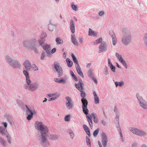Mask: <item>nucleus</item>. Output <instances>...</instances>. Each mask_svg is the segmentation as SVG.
I'll use <instances>...</instances> for the list:
<instances>
[{
  "label": "nucleus",
  "mask_w": 147,
  "mask_h": 147,
  "mask_svg": "<svg viewBox=\"0 0 147 147\" xmlns=\"http://www.w3.org/2000/svg\"><path fill=\"white\" fill-rule=\"evenodd\" d=\"M35 129L40 131L37 137L41 146L43 147H48L50 143L48 139L47 133L49 132L48 127L41 121H36L34 124Z\"/></svg>",
  "instance_id": "nucleus-1"
},
{
  "label": "nucleus",
  "mask_w": 147,
  "mask_h": 147,
  "mask_svg": "<svg viewBox=\"0 0 147 147\" xmlns=\"http://www.w3.org/2000/svg\"><path fill=\"white\" fill-rule=\"evenodd\" d=\"M28 71L24 70L23 74L25 77L26 84L24 85V89L31 91H34L37 89L39 87V84L37 82H32L30 80Z\"/></svg>",
  "instance_id": "nucleus-2"
},
{
  "label": "nucleus",
  "mask_w": 147,
  "mask_h": 147,
  "mask_svg": "<svg viewBox=\"0 0 147 147\" xmlns=\"http://www.w3.org/2000/svg\"><path fill=\"white\" fill-rule=\"evenodd\" d=\"M122 37L121 42L122 44L125 46L129 45L131 42V36L130 30L126 28H124L122 30Z\"/></svg>",
  "instance_id": "nucleus-3"
},
{
  "label": "nucleus",
  "mask_w": 147,
  "mask_h": 147,
  "mask_svg": "<svg viewBox=\"0 0 147 147\" xmlns=\"http://www.w3.org/2000/svg\"><path fill=\"white\" fill-rule=\"evenodd\" d=\"M1 125L0 126V133L2 136H5L7 139V141L9 144H11L12 142V138L10 135L8 133L6 128L8 123L5 122L1 123Z\"/></svg>",
  "instance_id": "nucleus-4"
},
{
  "label": "nucleus",
  "mask_w": 147,
  "mask_h": 147,
  "mask_svg": "<svg viewBox=\"0 0 147 147\" xmlns=\"http://www.w3.org/2000/svg\"><path fill=\"white\" fill-rule=\"evenodd\" d=\"M5 58L6 62L12 67L16 69H20L21 68V64L20 61H15L10 56L6 55Z\"/></svg>",
  "instance_id": "nucleus-5"
},
{
  "label": "nucleus",
  "mask_w": 147,
  "mask_h": 147,
  "mask_svg": "<svg viewBox=\"0 0 147 147\" xmlns=\"http://www.w3.org/2000/svg\"><path fill=\"white\" fill-rule=\"evenodd\" d=\"M136 96L138 99L139 105L142 108L147 109V101L143 99V97L140 95L139 93H137Z\"/></svg>",
  "instance_id": "nucleus-6"
},
{
  "label": "nucleus",
  "mask_w": 147,
  "mask_h": 147,
  "mask_svg": "<svg viewBox=\"0 0 147 147\" xmlns=\"http://www.w3.org/2000/svg\"><path fill=\"white\" fill-rule=\"evenodd\" d=\"M129 130L133 134L138 136L142 137L146 135V133L144 131L137 128L130 127Z\"/></svg>",
  "instance_id": "nucleus-7"
},
{
  "label": "nucleus",
  "mask_w": 147,
  "mask_h": 147,
  "mask_svg": "<svg viewBox=\"0 0 147 147\" xmlns=\"http://www.w3.org/2000/svg\"><path fill=\"white\" fill-rule=\"evenodd\" d=\"M23 44V46L27 49L33 50L36 53H38L36 47L35 45H30V43L28 41H24Z\"/></svg>",
  "instance_id": "nucleus-8"
},
{
  "label": "nucleus",
  "mask_w": 147,
  "mask_h": 147,
  "mask_svg": "<svg viewBox=\"0 0 147 147\" xmlns=\"http://www.w3.org/2000/svg\"><path fill=\"white\" fill-rule=\"evenodd\" d=\"M25 107L26 108V113L28 115L27 119L28 120H30L32 118L33 114H36V113L34 110H31L30 109L28 108L26 105Z\"/></svg>",
  "instance_id": "nucleus-9"
},
{
  "label": "nucleus",
  "mask_w": 147,
  "mask_h": 147,
  "mask_svg": "<svg viewBox=\"0 0 147 147\" xmlns=\"http://www.w3.org/2000/svg\"><path fill=\"white\" fill-rule=\"evenodd\" d=\"M66 100L65 105L67 108L68 109H71L73 106L71 98L69 96H67L65 97Z\"/></svg>",
  "instance_id": "nucleus-10"
},
{
  "label": "nucleus",
  "mask_w": 147,
  "mask_h": 147,
  "mask_svg": "<svg viewBox=\"0 0 147 147\" xmlns=\"http://www.w3.org/2000/svg\"><path fill=\"white\" fill-rule=\"evenodd\" d=\"M115 55L119 61L123 65L125 68L127 69V65L123 59L122 56L117 53H115Z\"/></svg>",
  "instance_id": "nucleus-11"
},
{
  "label": "nucleus",
  "mask_w": 147,
  "mask_h": 147,
  "mask_svg": "<svg viewBox=\"0 0 147 147\" xmlns=\"http://www.w3.org/2000/svg\"><path fill=\"white\" fill-rule=\"evenodd\" d=\"M23 65L25 70L29 71H31V67L32 64L29 60H25L23 63Z\"/></svg>",
  "instance_id": "nucleus-12"
},
{
  "label": "nucleus",
  "mask_w": 147,
  "mask_h": 147,
  "mask_svg": "<svg viewBox=\"0 0 147 147\" xmlns=\"http://www.w3.org/2000/svg\"><path fill=\"white\" fill-rule=\"evenodd\" d=\"M46 33L45 32H42L40 35L39 39L38 40L39 46H41L45 41V38L47 37Z\"/></svg>",
  "instance_id": "nucleus-13"
},
{
  "label": "nucleus",
  "mask_w": 147,
  "mask_h": 147,
  "mask_svg": "<svg viewBox=\"0 0 147 147\" xmlns=\"http://www.w3.org/2000/svg\"><path fill=\"white\" fill-rule=\"evenodd\" d=\"M107 45L105 42H102L99 46V53L104 52L107 50Z\"/></svg>",
  "instance_id": "nucleus-14"
},
{
  "label": "nucleus",
  "mask_w": 147,
  "mask_h": 147,
  "mask_svg": "<svg viewBox=\"0 0 147 147\" xmlns=\"http://www.w3.org/2000/svg\"><path fill=\"white\" fill-rule=\"evenodd\" d=\"M82 106L83 112L86 115H87L88 113V110L87 108L88 102L82 103Z\"/></svg>",
  "instance_id": "nucleus-15"
},
{
  "label": "nucleus",
  "mask_w": 147,
  "mask_h": 147,
  "mask_svg": "<svg viewBox=\"0 0 147 147\" xmlns=\"http://www.w3.org/2000/svg\"><path fill=\"white\" fill-rule=\"evenodd\" d=\"M49 97H52V98H55V100L58 99L60 96V94L58 92H55L53 93L49 94H47Z\"/></svg>",
  "instance_id": "nucleus-16"
},
{
  "label": "nucleus",
  "mask_w": 147,
  "mask_h": 147,
  "mask_svg": "<svg viewBox=\"0 0 147 147\" xmlns=\"http://www.w3.org/2000/svg\"><path fill=\"white\" fill-rule=\"evenodd\" d=\"M70 29L72 34H74L75 32V23L72 20H71L70 22Z\"/></svg>",
  "instance_id": "nucleus-17"
},
{
  "label": "nucleus",
  "mask_w": 147,
  "mask_h": 147,
  "mask_svg": "<svg viewBox=\"0 0 147 147\" xmlns=\"http://www.w3.org/2000/svg\"><path fill=\"white\" fill-rule=\"evenodd\" d=\"M108 62L109 66V67L111 70L113 72H115V67L111 63V60L109 58L108 59Z\"/></svg>",
  "instance_id": "nucleus-18"
},
{
  "label": "nucleus",
  "mask_w": 147,
  "mask_h": 147,
  "mask_svg": "<svg viewBox=\"0 0 147 147\" xmlns=\"http://www.w3.org/2000/svg\"><path fill=\"white\" fill-rule=\"evenodd\" d=\"M88 35L89 36L96 37L97 36V33L96 32L92 30L91 29L89 28V29Z\"/></svg>",
  "instance_id": "nucleus-19"
},
{
  "label": "nucleus",
  "mask_w": 147,
  "mask_h": 147,
  "mask_svg": "<svg viewBox=\"0 0 147 147\" xmlns=\"http://www.w3.org/2000/svg\"><path fill=\"white\" fill-rule=\"evenodd\" d=\"M71 39L72 43L74 45L76 46L78 45V42L75 35H71Z\"/></svg>",
  "instance_id": "nucleus-20"
},
{
  "label": "nucleus",
  "mask_w": 147,
  "mask_h": 147,
  "mask_svg": "<svg viewBox=\"0 0 147 147\" xmlns=\"http://www.w3.org/2000/svg\"><path fill=\"white\" fill-rule=\"evenodd\" d=\"M51 46L50 45L46 44L44 45L43 48L45 50L47 54H50Z\"/></svg>",
  "instance_id": "nucleus-21"
},
{
  "label": "nucleus",
  "mask_w": 147,
  "mask_h": 147,
  "mask_svg": "<svg viewBox=\"0 0 147 147\" xmlns=\"http://www.w3.org/2000/svg\"><path fill=\"white\" fill-rule=\"evenodd\" d=\"M93 94L94 98V103L95 104H98L99 103V98L95 91H93Z\"/></svg>",
  "instance_id": "nucleus-22"
},
{
  "label": "nucleus",
  "mask_w": 147,
  "mask_h": 147,
  "mask_svg": "<svg viewBox=\"0 0 147 147\" xmlns=\"http://www.w3.org/2000/svg\"><path fill=\"white\" fill-rule=\"evenodd\" d=\"M75 86L80 91H82L83 89V85L81 82H80L78 84H75Z\"/></svg>",
  "instance_id": "nucleus-23"
},
{
  "label": "nucleus",
  "mask_w": 147,
  "mask_h": 147,
  "mask_svg": "<svg viewBox=\"0 0 147 147\" xmlns=\"http://www.w3.org/2000/svg\"><path fill=\"white\" fill-rule=\"evenodd\" d=\"M81 92V96L82 98L81 99V102L82 103L87 102V100L85 98V93L82 90L80 91Z\"/></svg>",
  "instance_id": "nucleus-24"
},
{
  "label": "nucleus",
  "mask_w": 147,
  "mask_h": 147,
  "mask_svg": "<svg viewBox=\"0 0 147 147\" xmlns=\"http://www.w3.org/2000/svg\"><path fill=\"white\" fill-rule=\"evenodd\" d=\"M92 116L91 115H87L86 117L89 123V124L90 127H92Z\"/></svg>",
  "instance_id": "nucleus-25"
},
{
  "label": "nucleus",
  "mask_w": 147,
  "mask_h": 147,
  "mask_svg": "<svg viewBox=\"0 0 147 147\" xmlns=\"http://www.w3.org/2000/svg\"><path fill=\"white\" fill-rule=\"evenodd\" d=\"M76 67L78 74L82 78H83L84 77V76L80 66Z\"/></svg>",
  "instance_id": "nucleus-26"
},
{
  "label": "nucleus",
  "mask_w": 147,
  "mask_h": 147,
  "mask_svg": "<svg viewBox=\"0 0 147 147\" xmlns=\"http://www.w3.org/2000/svg\"><path fill=\"white\" fill-rule=\"evenodd\" d=\"M71 56L72 57V59L74 63L76 64V67L79 66V65L78 63V60L76 58V57L73 54H71Z\"/></svg>",
  "instance_id": "nucleus-27"
},
{
  "label": "nucleus",
  "mask_w": 147,
  "mask_h": 147,
  "mask_svg": "<svg viewBox=\"0 0 147 147\" xmlns=\"http://www.w3.org/2000/svg\"><path fill=\"white\" fill-rule=\"evenodd\" d=\"M55 41L57 45H62L63 41L62 38L60 37H57L55 39Z\"/></svg>",
  "instance_id": "nucleus-28"
},
{
  "label": "nucleus",
  "mask_w": 147,
  "mask_h": 147,
  "mask_svg": "<svg viewBox=\"0 0 147 147\" xmlns=\"http://www.w3.org/2000/svg\"><path fill=\"white\" fill-rule=\"evenodd\" d=\"M71 7L73 10L75 11H78V8L76 5L74 4V2L71 3Z\"/></svg>",
  "instance_id": "nucleus-29"
},
{
  "label": "nucleus",
  "mask_w": 147,
  "mask_h": 147,
  "mask_svg": "<svg viewBox=\"0 0 147 147\" xmlns=\"http://www.w3.org/2000/svg\"><path fill=\"white\" fill-rule=\"evenodd\" d=\"M115 84L116 87L118 86L121 87L124 85V82L123 81L120 82H115Z\"/></svg>",
  "instance_id": "nucleus-30"
},
{
  "label": "nucleus",
  "mask_w": 147,
  "mask_h": 147,
  "mask_svg": "<svg viewBox=\"0 0 147 147\" xmlns=\"http://www.w3.org/2000/svg\"><path fill=\"white\" fill-rule=\"evenodd\" d=\"M67 131L70 135L71 138L73 139L74 136V134L72 130L71 129H68L67 130Z\"/></svg>",
  "instance_id": "nucleus-31"
},
{
  "label": "nucleus",
  "mask_w": 147,
  "mask_h": 147,
  "mask_svg": "<svg viewBox=\"0 0 147 147\" xmlns=\"http://www.w3.org/2000/svg\"><path fill=\"white\" fill-rule=\"evenodd\" d=\"M50 138L52 140H57L59 138V136L56 135L51 134L50 135Z\"/></svg>",
  "instance_id": "nucleus-32"
},
{
  "label": "nucleus",
  "mask_w": 147,
  "mask_h": 147,
  "mask_svg": "<svg viewBox=\"0 0 147 147\" xmlns=\"http://www.w3.org/2000/svg\"><path fill=\"white\" fill-rule=\"evenodd\" d=\"M143 41L144 45L147 48V33H146L144 35L143 37Z\"/></svg>",
  "instance_id": "nucleus-33"
},
{
  "label": "nucleus",
  "mask_w": 147,
  "mask_h": 147,
  "mask_svg": "<svg viewBox=\"0 0 147 147\" xmlns=\"http://www.w3.org/2000/svg\"><path fill=\"white\" fill-rule=\"evenodd\" d=\"M66 61L68 67H70L72 66L73 64V62L69 59L67 58Z\"/></svg>",
  "instance_id": "nucleus-34"
},
{
  "label": "nucleus",
  "mask_w": 147,
  "mask_h": 147,
  "mask_svg": "<svg viewBox=\"0 0 147 147\" xmlns=\"http://www.w3.org/2000/svg\"><path fill=\"white\" fill-rule=\"evenodd\" d=\"M54 65L57 71L62 69L60 66L59 63L58 62H54Z\"/></svg>",
  "instance_id": "nucleus-35"
},
{
  "label": "nucleus",
  "mask_w": 147,
  "mask_h": 147,
  "mask_svg": "<svg viewBox=\"0 0 147 147\" xmlns=\"http://www.w3.org/2000/svg\"><path fill=\"white\" fill-rule=\"evenodd\" d=\"M33 70V71H35L38 70V68L35 64H32L31 67V70Z\"/></svg>",
  "instance_id": "nucleus-36"
},
{
  "label": "nucleus",
  "mask_w": 147,
  "mask_h": 147,
  "mask_svg": "<svg viewBox=\"0 0 147 147\" xmlns=\"http://www.w3.org/2000/svg\"><path fill=\"white\" fill-rule=\"evenodd\" d=\"M108 142L107 138L101 140V142L104 147H105L107 146Z\"/></svg>",
  "instance_id": "nucleus-37"
},
{
  "label": "nucleus",
  "mask_w": 147,
  "mask_h": 147,
  "mask_svg": "<svg viewBox=\"0 0 147 147\" xmlns=\"http://www.w3.org/2000/svg\"><path fill=\"white\" fill-rule=\"evenodd\" d=\"M37 41V39L35 38H34L31 39L30 41H28L30 43V45H32L35 44Z\"/></svg>",
  "instance_id": "nucleus-38"
},
{
  "label": "nucleus",
  "mask_w": 147,
  "mask_h": 147,
  "mask_svg": "<svg viewBox=\"0 0 147 147\" xmlns=\"http://www.w3.org/2000/svg\"><path fill=\"white\" fill-rule=\"evenodd\" d=\"M67 79L66 78H60V83L65 84L67 83Z\"/></svg>",
  "instance_id": "nucleus-39"
},
{
  "label": "nucleus",
  "mask_w": 147,
  "mask_h": 147,
  "mask_svg": "<svg viewBox=\"0 0 147 147\" xmlns=\"http://www.w3.org/2000/svg\"><path fill=\"white\" fill-rule=\"evenodd\" d=\"M0 143L1 144L4 146H6V141L3 138L1 137H0Z\"/></svg>",
  "instance_id": "nucleus-40"
},
{
  "label": "nucleus",
  "mask_w": 147,
  "mask_h": 147,
  "mask_svg": "<svg viewBox=\"0 0 147 147\" xmlns=\"http://www.w3.org/2000/svg\"><path fill=\"white\" fill-rule=\"evenodd\" d=\"M71 116L69 114L66 115L64 117V119L65 121L69 122Z\"/></svg>",
  "instance_id": "nucleus-41"
},
{
  "label": "nucleus",
  "mask_w": 147,
  "mask_h": 147,
  "mask_svg": "<svg viewBox=\"0 0 147 147\" xmlns=\"http://www.w3.org/2000/svg\"><path fill=\"white\" fill-rule=\"evenodd\" d=\"M54 25L51 23H50L48 25V30L51 32L53 31V30Z\"/></svg>",
  "instance_id": "nucleus-42"
},
{
  "label": "nucleus",
  "mask_w": 147,
  "mask_h": 147,
  "mask_svg": "<svg viewBox=\"0 0 147 147\" xmlns=\"http://www.w3.org/2000/svg\"><path fill=\"white\" fill-rule=\"evenodd\" d=\"M91 115L93 117V120L94 122L95 123H96L98 122V120L97 117H96L94 113H92L91 114Z\"/></svg>",
  "instance_id": "nucleus-43"
},
{
  "label": "nucleus",
  "mask_w": 147,
  "mask_h": 147,
  "mask_svg": "<svg viewBox=\"0 0 147 147\" xmlns=\"http://www.w3.org/2000/svg\"><path fill=\"white\" fill-rule=\"evenodd\" d=\"M93 70L92 69H89L88 72V75L90 78L93 76L92 73Z\"/></svg>",
  "instance_id": "nucleus-44"
},
{
  "label": "nucleus",
  "mask_w": 147,
  "mask_h": 147,
  "mask_svg": "<svg viewBox=\"0 0 147 147\" xmlns=\"http://www.w3.org/2000/svg\"><path fill=\"white\" fill-rule=\"evenodd\" d=\"M70 74L73 79L76 81H77V78L72 71H70Z\"/></svg>",
  "instance_id": "nucleus-45"
},
{
  "label": "nucleus",
  "mask_w": 147,
  "mask_h": 147,
  "mask_svg": "<svg viewBox=\"0 0 147 147\" xmlns=\"http://www.w3.org/2000/svg\"><path fill=\"white\" fill-rule=\"evenodd\" d=\"M57 71L58 73L59 77H61L62 76L63 73V71L62 69H60V70L59 69Z\"/></svg>",
  "instance_id": "nucleus-46"
},
{
  "label": "nucleus",
  "mask_w": 147,
  "mask_h": 147,
  "mask_svg": "<svg viewBox=\"0 0 147 147\" xmlns=\"http://www.w3.org/2000/svg\"><path fill=\"white\" fill-rule=\"evenodd\" d=\"M86 141L87 145L89 147H91V144L90 138L87 136L86 137Z\"/></svg>",
  "instance_id": "nucleus-47"
},
{
  "label": "nucleus",
  "mask_w": 147,
  "mask_h": 147,
  "mask_svg": "<svg viewBox=\"0 0 147 147\" xmlns=\"http://www.w3.org/2000/svg\"><path fill=\"white\" fill-rule=\"evenodd\" d=\"M109 34L112 38V39L116 38L115 35L112 30H110L109 31Z\"/></svg>",
  "instance_id": "nucleus-48"
},
{
  "label": "nucleus",
  "mask_w": 147,
  "mask_h": 147,
  "mask_svg": "<svg viewBox=\"0 0 147 147\" xmlns=\"http://www.w3.org/2000/svg\"><path fill=\"white\" fill-rule=\"evenodd\" d=\"M105 12L104 11H100L98 12V15L100 17H103L105 15Z\"/></svg>",
  "instance_id": "nucleus-49"
},
{
  "label": "nucleus",
  "mask_w": 147,
  "mask_h": 147,
  "mask_svg": "<svg viewBox=\"0 0 147 147\" xmlns=\"http://www.w3.org/2000/svg\"><path fill=\"white\" fill-rule=\"evenodd\" d=\"M101 138L102 139H106L107 138L106 134L104 133H102L101 135Z\"/></svg>",
  "instance_id": "nucleus-50"
},
{
  "label": "nucleus",
  "mask_w": 147,
  "mask_h": 147,
  "mask_svg": "<svg viewBox=\"0 0 147 147\" xmlns=\"http://www.w3.org/2000/svg\"><path fill=\"white\" fill-rule=\"evenodd\" d=\"M81 44H83L84 42V39L82 37H79L78 38Z\"/></svg>",
  "instance_id": "nucleus-51"
},
{
  "label": "nucleus",
  "mask_w": 147,
  "mask_h": 147,
  "mask_svg": "<svg viewBox=\"0 0 147 147\" xmlns=\"http://www.w3.org/2000/svg\"><path fill=\"white\" fill-rule=\"evenodd\" d=\"M99 132V130L97 129L95 130L93 132V135L94 136H96L98 135Z\"/></svg>",
  "instance_id": "nucleus-52"
},
{
  "label": "nucleus",
  "mask_w": 147,
  "mask_h": 147,
  "mask_svg": "<svg viewBox=\"0 0 147 147\" xmlns=\"http://www.w3.org/2000/svg\"><path fill=\"white\" fill-rule=\"evenodd\" d=\"M112 43L113 45L114 46L116 45L117 42V38H112Z\"/></svg>",
  "instance_id": "nucleus-53"
},
{
  "label": "nucleus",
  "mask_w": 147,
  "mask_h": 147,
  "mask_svg": "<svg viewBox=\"0 0 147 147\" xmlns=\"http://www.w3.org/2000/svg\"><path fill=\"white\" fill-rule=\"evenodd\" d=\"M83 127L84 129V130L85 131L89 130L88 128L86 125L85 124L83 125Z\"/></svg>",
  "instance_id": "nucleus-54"
},
{
  "label": "nucleus",
  "mask_w": 147,
  "mask_h": 147,
  "mask_svg": "<svg viewBox=\"0 0 147 147\" xmlns=\"http://www.w3.org/2000/svg\"><path fill=\"white\" fill-rule=\"evenodd\" d=\"M91 78V79L96 84H97L98 82L97 80L94 76Z\"/></svg>",
  "instance_id": "nucleus-55"
},
{
  "label": "nucleus",
  "mask_w": 147,
  "mask_h": 147,
  "mask_svg": "<svg viewBox=\"0 0 147 147\" xmlns=\"http://www.w3.org/2000/svg\"><path fill=\"white\" fill-rule=\"evenodd\" d=\"M60 78L59 79L58 78H55L54 79V81L57 83H60Z\"/></svg>",
  "instance_id": "nucleus-56"
},
{
  "label": "nucleus",
  "mask_w": 147,
  "mask_h": 147,
  "mask_svg": "<svg viewBox=\"0 0 147 147\" xmlns=\"http://www.w3.org/2000/svg\"><path fill=\"white\" fill-rule=\"evenodd\" d=\"M45 57V53H42L41 56V59L42 60H43L44 59Z\"/></svg>",
  "instance_id": "nucleus-57"
},
{
  "label": "nucleus",
  "mask_w": 147,
  "mask_h": 147,
  "mask_svg": "<svg viewBox=\"0 0 147 147\" xmlns=\"http://www.w3.org/2000/svg\"><path fill=\"white\" fill-rule=\"evenodd\" d=\"M56 51V48H53L51 51V53H55Z\"/></svg>",
  "instance_id": "nucleus-58"
},
{
  "label": "nucleus",
  "mask_w": 147,
  "mask_h": 147,
  "mask_svg": "<svg viewBox=\"0 0 147 147\" xmlns=\"http://www.w3.org/2000/svg\"><path fill=\"white\" fill-rule=\"evenodd\" d=\"M56 98H52V97L51 98H50L48 100V101L49 102L51 101H52L55 100V99Z\"/></svg>",
  "instance_id": "nucleus-59"
},
{
  "label": "nucleus",
  "mask_w": 147,
  "mask_h": 147,
  "mask_svg": "<svg viewBox=\"0 0 147 147\" xmlns=\"http://www.w3.org/2000/svg\"><path fill=\"white\" fill-rule=\"evenodd\" d=\"M119 134H120V136H121V139H122V137H123V136H122V132L121 131V129L120 128H119Z\"/></svg>",
  "instance_id": "nucleus-60"
},
{
  "label": "nucleus",
  "mask_w": 147,
  "mask_h": 147,
  "mask_svg": "<svg viewBox=\"0 0 147 147\" xmlns=\"http://www.w3.org/2000/svg\"><path fill=\"white\" fill-rule=\"evenodd\" d=\"M131 147H138L137 143H134L132 144L131 145Z\"/></svg>",
  "instance_id": "nucleus-61"
},
{
  "label": "nucleus",
  "mask_w": 147,
  "mask_h": 147,
  "mask_svg": "<svg viewBox=\"0 0 147 147\" xmlns=\"http://www.w3.org/2000/svg\"><path fill=\"white\" fill-rule=\"evenodd\" d=\"M97 40L98 43H100L102 42V38H100L98 39H97Z\"/></svg>",
  "instance_id": "nucleus-62"
},
{
  "label": "nucleus",
  "mask_w": 147,
  "mask_h": 147,
  "mask_svg": "<svg viewBox=\"0 0 147 147\" xmlns=\"http://www.w3.org/2000/svg\"><path fill=\"white\" fill-rule=\"evenodd\" d=\"M105 71L106 73H107L108 72V68L107 66H106L104 68Z\"/></svg>",
  "instance_id": "nucleus-63"
},
{
  "label": "nucleus",
  "mask_w": 147,
  "mask_h": 147,
  "mask_svg": "<svg viewBox=\"0 0 147 147\" xmlns=\"http://www.w3.org/2000/svg\"><path fill=\"white\" fill-rule=\"evenodd\" d=\"M87 135L89 136H90V133L89 130H87L86 131Z\"/></svg>",
  "instance_id": "nucleus-64"
}]
</instances>
